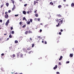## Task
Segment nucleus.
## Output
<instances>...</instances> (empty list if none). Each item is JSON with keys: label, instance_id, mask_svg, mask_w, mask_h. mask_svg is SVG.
<instances>
[{"label": "nucleus", "instance_id": "1", "mask_svg": "<svg viewBox=\"0 0 74 74\" xmlns=\"http://www.w3.org/2000/svg\"><path fill=\"white\" fill-rule=\"evenodd\" d=\"M44 28H45V29H48V28H49L48 27V24L45 25L44 26Z\"/></svg>", "mask_w": 74, "mask_h": 74}, {"label": "nucleus", "instance_id": "2", "mask_svg": "<svg viewBox=\"0 0 74 74\" xmlns=\"http://www.w3.org/2000/svg\"><path fill=\"white\" fill-rule=\"evenodd\" d=\"M34 52V51H30L29 52H28V53L29 54H32V53H33Z\"/></svg>", "mask_w": 74, "mask_h": 74}, {"label": "nucleus", "instance_id": "3", "mask_svg": "<svg viewBox=\"0 0 74 74\" xmlns=\"http://www.w3.org/2000/svg\"><path fill=\"white\" fill-rule=\"evenodd\" d=\"M8 15L7 14H6L5 16V18H6V19H8Z\"/></svg>", "mask_w": 74, "mask_h": 74}, {"label": "nucleus", "instance_id": "4", "mask_svg": "<svg viewBox=\"0 0 74 74\" xmlns=\"http://www.w3.org/2000/svg\"><path fill=\"white\" fill-rule=\"evenodd\" d=\"M10 56L11 58H15V54H13L11 56Z\"/></svg>", "mask_w": 74, "mask_h": 74}, {"label": "nucleus", "instance_id": "5", "mask_svg": "<svg viewBox=\"0 0 74 74\" xmlns=\"http://www.w3.org/2000/svg\"><path fill=\"white\" fill-rule=\"evenodd\" d=\"M17 54V58H19V52L18 53H16Z\"/></svg>", "mask_w": 74, "mask_h": 74}, {"label": "nucleus", "instance_id": "6", "mask_svg": "<svg viewBox=\"0 0 74 74\" xmlns=\"http://www.w3.org/2000/svg\"><path fill=\"white\" fill-rule=\"evenodd\" d=\"M58 68V66L57 65H56L53 68L54 70H55V69H57Z\"/></svg>", "mask_w": 74, "mask_h": 74}, {"label": "nucleus", "instance_id": "7", "mask_svg": "<svg viewBox=\"0 0 74 74\" xmlns=\"http://www.w3.org/2000/svg\"><path fill=\"white\" fill-rule=\"evenodd\" d=\"M15 8H16L15 5H14V6H13V8H12V11H14V10L15 9Z\"/></svg>", "mask_w": 74, "mask_h": 74}, {"label": "nucleus", "instance_id": "8", "mask_svg": "<svg viewBox=\"0 0 74 74\" xmlns=\"http://www.w3.org/2000/svg\"><path fill=\"white\" fill-rule=\"evenodd\" d=\"M34 5H35L36 4V3H38V2L37 1H34Z\"/></svg>", "mask_w": 74, "mask_h": 74}, {"label": "nucleus", "instance_id": "9", "mask_svg": "<svg viewBox=\"0 0 74 74\" xmlns=\"http://www.w3.org/2000/svg\"><path fill=\"white\" fill-rule=\"evenodd\" d=\"M63 18L62 19V20L61 21H59V23H60V24H62L63 22Z\"/></svg>", "mask_w": 74, "mask_h": 74}, {"label": "nucleus", "instance_id": "10", "mask_svg": "<svg viewBox=\"0 0 74 74\" xmlns=\"http://www.w3.org/2000/svg\"><path fill=\"white\" fill-rule=\"evenodd\" d=\"M71 7H74V3H71Z\"/></svg>", "mask_w": 74, "mask_h": 74}, {"label": "nucleus", "instance_id": "11", "mask_svg": "<svg viewBox=\"0 0 74 74\" xmlns=\"http://www.w3.org/2000/svg\"><path fill=\"white\" fill-rule=\"evenodd\" d=\"M70 57H71V58L73 57V54H70Z\"/></svg>", "mask_w": 74, "mask_h": 74}, {"label": "nucleus", "instance_id": "12", "mask_svg": "<svg viewBox=\"0 0 74 74\" xmlns=\"http://www.w3.org/2000/svg\"><path fill=\"white\" fill-rule=\"evenodd\" d=\"M62 58H63V56H61L60 57V58L59 59V60H62Z\"/></svg>", "mask_w": 74, "mask_h": 74}, {"label": "nucleus", "instance_id": "13", "mask_svg": "<svg viewBox=\"0 0 74 74\" xmlns=\"http://www.w3.org/2000/svg\"><path fill=\"white\" fill-rule=\"evenodd\" d=\"M57 16H58V17H61V16H62V15L60 14H57Z\"/></svg>", "mask_w": 74, "mask_h": 74}, {"label": "nucleus", "instance_id": "14", "mask_svg": "<svg viewBox=\"0 0 74 74\" xmlns=\"http://www.w3.org/2000/svg\"><path fill=\"white\" fill-rule=\"evenodd\" d=\"M11 1L12 3H13V5H14V0H11Z\"/></svg>", "mask_w": 74, "mask_h": 74}, {"label": "nucleus", "instance_id": "15", "mask_svg": "<svg viewBox=\"0 0 74 74\" xmlns=\"http://www.w3.org/2000/svg\"><path fill=\"white\" fill-rule=\"evenodd\" d=\"M62 6L61 5H60L58 6V7L59 8H61Z\"/></svg>", "mask_w": 74, "mask_h": 74}, {"label": "nucleus", "instance_id": "16", "mask_svg": "<svg viewBox=\"0 0 74 74\" xmlns=\"http://www.w3.org/2000/svg\"><path fill=\"white\" fill-rule=\"evenodd\" d=\"M23 14H24V15H26V12L25 11H23Z\"/></svg>", "mask_w": 74, "mask_h": 74}, {"label": "nucleus", "instance_id": "17", "mask_svg": "<svg viewBox=\"0 0 74 74\" xmlns=\"http://www.w3.org/2000/svg\"><path fill=\"white\" fill-rule=\"evenodd\" d=\"M56 22H57V23L59 22V20H58V19L56 18Z\"/></svg>", "mask_w": 74, "mask_h": 74}, {"label": "nucleus", "instance_id": "18", "mask_svg": "<svg viewBox=\"0 0 74 74\" xmlns=\"http://www.w3.org/2000/svg\"><path fill=\"white\" fill-rule=\"evenodd\" d=\"M50 5H53V3L52 2H51L50 3Z\"/></svg>", "mask_w": 74, "mask_h": 74}, {"label": "nucleus", "instance_id": "19", "mask_svg": "<svg viewBox=\"0 0 74 74\" xmlns=\"http://www.w3.org/2000/svg\"><path fill=\"white\" fill-rule=\"evenodd\" d=\"M69 6V4H66V5H65L64 6V8H65V7H68Z\"/></svg>", "mask_w": 74, "mask_h": 74}, {"label": "nucleus", "instance_id": "20", "mask_svg": "<svg viewBox=\"0 0 74 74\" xmlns=\"http://www.w3.org/2000/svg\"><path fill=\"white\" fill-rule=\"evenodd\" d=\"M26 24H25V25H24L22 26V27H23V28H24V27H26Z\"/></svg>", "mask_w": 74, "mask_h": 74}, {"label": "nucleus", "instance_id": "21", "mask_svg": "<svg viewBox=\"0 0 74 74\" xmlns=\"http://www.w3.org/2000/svg\"><path fill=\"white\" fill-rule=\"evenodd\" d=\"M6 6H7V7H8V5H9V3H7L6 4Z\"/></svg>", "mask_w": 74, "mask_h": 74}, {"label": "nucleus", "instance_id": "22", "mask_svg": "<svg viewBox=\"0 0 74 74\" xmlns=\"http://www.w3.org/2000/svg\"><path fill=\"white\" fill-rule=\"evenodd\" d=\"M29 33H33V32H32L30 30H29Z\"/></svg>", "mask_w": 74, "mask_h": 74}, {"label": "nucleus", "instance_id": "23", "mask_svg": "<svg viewBox=\"0 0 74 74\" xmlns=\"http://www.w3.org/2000/svg\"><path fill=\"white\" fill-rule=\"evenodd\" d=\"M35 16H36V17H38V14H36Z\"/></svg>", "mask_w": 74, "mask_h": 74}, {"label": "nucleus", "instance_id": "24", "mask_svg": "<svg viewBox=\"0 0 74 74\" xmlns=\"http://www.w3.org/2000/svg\"><path fill=\"white\" fill-rule=\"evenodd\" d=\"M8 23H7V22H6L5 24L6 26H8Z\"/></svg>", "mask_w": 74, "mask_h": 74}, {"label": "nucleus", "instance_id": "25", "mask_svg": "<svg viewBox=\"0 0 74 74\" xmlns=\"http://www.w3.org/2000/svg\"><path fill=\"white\" fill-rule=\"evenodd\" d=\"M27 33H28V31H26L25 32V34H27Z\"/></svg>", "mask_w": 74, "mask_h": 74}, {"label": "nucleus", "instance_id": "26", "mask_svg": "<svg viewBox=\"0 0 74 74\" xmlns=\"http://www.w3.org/2000/svg\"><path fill=\"white\" fill-rule=\"evenodd\" d=\"M21 55V58H23V54H20Z\"/></svg>", "mask_w": 74, "mask_h": 74}, {"label": "nucleus", "instance_id": "27", "mask_svg": "<svg viewBox=\"0 0 74 74\" xmlns=\"http://www.w3.org/2000/svg\"><path fill=\"white\" fill-rule=\"evenodd\" d=\"M6 22H7V23H10V20L8 19Z\"/></svg>", "mask_w": 74, "mask_h": 74}, {"label": "nucleus", "instance_id": "28", "mask_svg": "<svg viewBox=\"0 0 74 74\" xmlns=\"http://www.w3.org/2000/svg\"><path fill=\"white\" fill-rule=\"evenodd\" d=\"M14 31H12V34H14Z\"/></svg>", "mask_w": 74, "mask_h": 74}, {"label": "nucleus", "instance_id": "29", "mask_svg": "<svg viewBox=\"0 0 74 74\" xmlns=\"http://www.w3.org/2000/svg\"><path fill=\"white\" fill-rule=\"evenodd\" d=\"M9 37L10 38H12V36H11V34L9 35Z\"/></svg>", "mask_w": 74, "mask_h": 74}, {"label": "nucleus", "instance_id": "30", "mask_svg": "<svg viewBox=\"0 0 74 74\" xmlns=\"http://www.w3.org/2000/svg\"><path fill=\"white\" fill-rule=\"evenodd\" d=\"M15 43H18V40H15Z\"/></svg>", "mask_w": 74, "mask_h": 74}, {"label": "nucleus", "instance_id": "31", "mask_svg": "<svg viewBox=\"0 0 74 74\" xmlns=\"http://www.w3.org/2000/svg\"><path fill=\"white\" fill-rule=\"evenodd\" d=\"M27 41H29V42H30V39H27Z\"/></svg>", "mask_w": 74, "mask_h": 74}, {"label": "nucleus", "instance_id": "32", "mask_svg": "<svg viewBox=\"0 0 74 74\" xmlns=\"http://www.w3.org/2000/svg\"><path fill=\"white\" fill-rule=\"evenodd\" d=\"M34 44H32V48H33V47H34Z\"/></svg>", "mask_w": 74, "mask_h": 74}, {"label": "nucleus", "instance_id": "33", "mask_svg": "<svg viewBox=\"0 0 74 74\" xmlns=\"http://www.w3.org/2000/svg\"><path fill=\"white\" fill-rule=\"evenodd\" d=\"M59 25H60V23H58V25H56L57 27H58V26H59Z\"/></svg>", "mask_w": 74, "mask_h": 74}, {"label": "nucleus", "instance_id": "34", "mask_svg": "<svg viewBox=\"0 0 74 74\" xmlns=\"http://www.w3.org/2000/svg\"><path fill=\"white\" fill-rule=\"evenodd\" d=\"M26 20V18H25V17H23V20Z\"/></svg>", "mask_w": 74, "mask_h": 74}, {"label": "nucleus", "instance_id": "35", "mask_svg": "<svg viewBox=\"0 0 74 74\" xmlns=\"http://www.w3.org/2000/svg\"><path fill=\"white\" fill-rule=\"evenodd\" d=\"M30 21H29L27 23V24H28V25H29V24H30Z\"/></svg>", "mask_w": 74, "mask_h": 74}, {"label": "nucleus", "instance_id": "36", "mask_svg": "<svg viewBox=\"0 0 74 74\" xmlns=\"http://www.w3.org/2000/svg\"><path fill=\"white\" fill-rule=\"evenodd\" d=\"M30 22H32V21H33V20H32V19H30Z\"/></svg>", "mask_w": 74, "mask_h": 74}, {"label": "nucleus", "instance_id": "37", "mask_svg": "<svg viewBox=\"0 0 74 74\" xmlns=\"http://www.w3.org/2000/svg\"><path fill=\"white\" fill-rule=\"evenodd\" d=\"M29 40H31V41H32L33 40V39L32 38H29Z\"/></svg>", "mask_w": 74, "mask_h": 74}, {"label": "nucleus", "instance_id": "38", "mask_svg": "<svg viewBox=\"0 0 74 74\" xmlns=\"http://www.w3.org/2000/svg\"><path fill=\"white\" fill-rule=\"evenodd\" d=\"M27 4H25L24 5V7H26L27 6Z\"/></svg>", "mask_w": 74, "mask_h": 74}, {"label": "nucleus", "instance_id": "39", "mask_svg": "<svg viewBox=\"0 0 74 74\" xmlns=\"http://www.w3.org/2000/svg\"><path fill=\"white\" fill-rule=\"evenodd\" d=\"M19 24L20 25H21L22 24V22H20V23H19Z\"/></svg>", "mask_w": 74, "mask_h": 74}, {"label": "nucleus", "instance_id": "40", "mask_svg": "<svg viewBox=\"0 0 74 74\" xmlns=\"http://www.w3.org/2000/svg\"><path fill=\"white\" fill-rule=\"evenodd\" d=\"M59 34L60 35H61V34H62V32H59Z\"/></svg>", "mask_w": 74, "mask_h": 74}, {"label": "nucleus", "instance_id": "41", "mask_svg": "<svg viewBox=\"0 0 74 74\" xmlns=\"http://www.w3.org/2000/svg\"><path fill=\"white\" fill-rule=\"evenodd\" d=\"M38 21H40V18H38Z\"/></svg>", "mask_w": 74, "mask_h": 74}, {"label": "nucleus", "instance_id": "42", "mask_svg": "<svg viewBox=\"0 0 74 74\" xmlns=\"http://www.w3.org/2000/svg\"><path fill=\"white\" fill-rule=\"evenodd\" d=\"M1 56H4V54L3 53H2L1 54Z\"/></svg>", "mask_w": 74, "mask_h": 74}, {"label": "nucleus", "instance_id": "43", "mask_svg": "<svg viewBox=\"0 0 74 74\" xmlns=\"http://www.w3.org/2000/svg\"><path fill=\"white\" fill-rule=\"evenodd\" d=\"M11 30H12L13 29V27H11L10 28Z\"/></svg>", "mask_w": 74, "mask_h": 74}, {"label": "nucleus", "instance_id": "44", "mask_svg": "<svg viewBox=\"0 0 74 74\" xmlns=\"http://www.w3.org/2000/svg\"><path fill=\"white\" fill-rule=\"evenodd\" d=\"M66 63H70L69 61H67L66 62Z\"/></svg>", "mask_w": 74, "mask_h": 74}, {"label": "nucleus", "instance_id": "45", "mask_svg": "<svg viewBox=\"0 0 74 74\" xmlns=\"http://www.w3.org/2000/svg\"><path fill=\"white\" fill-rule=\"evenodd\" d=\"M40 33H41V32H42V30L41 29H40Z\"/></svg>", "mask_w": 74, "mask_h": 74}, {"label": "nucleus", "instance_id": "46", "mask_svg": "<svg viewBox=\"0 0 74 74\" xmlns=\"http://www.w3.org/2000/svg\"><path fill=\"white\" fill-rule=\"evenodd\" d=\"M18 16V14H16L15 15V16Z\"/></svg>", "mask_w": 74, "mask_h": 74}, {"label": "nucleus", "instance_id": "47", "mask_svg": "<svg viewBox=\"0 0 74 74\" xmlns=\"http://www.w3.org/2000/svg\"><path fill=\"white\" fill-rule=\"evenodd\" d=\"M2 22H3V21H2L1 20H0V22L1 23Z\"/></svg>", "mask_w": 74, "mask_h": 74}, {"label": "nucleus", "instance_id": "48", "mask_svg": "<svg viewBox=\"0 0 74 74\" xmlns=\"http://www.w3.org/2000/svg\"><path fill=\"white\" fill-rule=\"evenodd\" d=\"M45 44H47V42H46V41H45Z\"/></svg>", "mask_w": 74, "mask_h": 74}, {"label": "nucleus", "instance_id": "49", "mask_svg": "<svg viewBox=\"0 0 74 74\" xmlns=\"http://www.w3.org/2000/svg\"><path fill=\"white\" fill-rule=\"evenodd\" d=\"M56 73H57V74H60V73H59V72H57Z\"/></svg>", "mask_w": 74, "mask_h": 74}, {"label": "nucleus", "instance_id": "50", "mask_svg": "<svg viewBox=\"0 0 74 74\" xmlns=\"http://www.w3.org/2000/svg\"><path fill=\"white\" fill-rule=\"evenodd\" d=\"M3 5H3V4H2V5H1V8H2V7H3Z\"/></svg>", "mask_w": 74, "mask_h": 74}, {"label": "nucleus", "instance_id": "51", "mask_svg": "<svg viewBox=\"0 0 74 74\" xmlns=\"http://www.w3.org/2000/svg\"><path fill=\"white\" fill-rule=\"evenodd\" d=\"M37 10H36L35 11H34V13H36V12H37Z\"/></svg>", "mask_w": 74, "mask_h": 74}, {"label": "nucleus", "instance_id": "52", "mask_svg": "<svg viewBox=\"0 0 74 74\" xmlns=\"http://www.w3.org/2000/svg\"><path fill=\"white\" fill-rule=\"evenodd\" d=\"M59 65H61V63H60V62H59Z\"/></svg>", "mask_w": 74, "mask_h": 74}, {"label": "nucleus", "instance_id": "53", "mask_svg": "<svg viewBox=\"0 0 74 74\" xmlns=\"http://www.w3.org/2000/svg\"><path fill=\"white\" fill-rule=\"evenodd\" d=\"M8 13L7 12H5V14H6H6H7Z\"/></svg>", "mask_w": 74, "mask_h": 74}, {"label": "nucleus", "instance_id": "54", "mask_svg": "<svg viewBox=\"0 0 74 74\" xmlns=\"http://www.w3.org/2000/svg\"><path fill=\"white\" fill-rule=\"evenodd\" d=\"M27 50H28V51H29V50H30V49H27Z\"/></svg>", "mask_w": 74, "mask_h": 74}, {"label": "nucleus", "instance_id": "55", "mask_svg": "<svg viewBox=\"0 0 74 74\" xmlns=\"http://www.w3.org/2000/svg\"><path fill=\"white\" fill-rule=\"evenodd\" d=\"M10 12H11V10H8V12H9V13H10Z\"/></svg>", "mask_w": 74, "mask_h": 74}, {"label": "nucleus", "instance_id": "56", "mask_svg": "<svg viewBox=\"0 0 74 74\" xmlns=\"http://www.w3.org/2000/svg\"><path fill=\"white\" fill-rule=\"evenodd\" d=\"M29 12L31 13L32 12V11H31V10H30V11H29Z\"/></svg>", "mask_w": 74, "mask_h": 74}, {"label": "nucleus", "instance_id": "57", "mask_svg": "<svg viewBox=\"0 0 74 74\" xmlns=\"http://www.w3.org/2000/svg\"><path fill=\"white\" fill-rule=\"evenodd\" d=\"M42 43H44V41H43V40L42 41Z\"/></svg>", "mask_w": 74, "mask_h": 74}, {"label": "nucleus", "instance_id": "58", "mask_svg": "<svg viewBox=\"0 0 74 74\" xmlns=\"http://www.w3.org/2000/svg\"><path fill=\"white\" fill-rule=\"evenodd\" d=\"M64 2H66V0H64Z\"/></svg>", "mask_w": 74, "mask_h": 74}, {"label": "nucleus", "instance_id": "59", "mask_svg": "<svg viewBox=\"0 0 74 74\" xmlns=\"http://www.w3.org/2000/svg\"><path fill=\"white\" fill-rule=\"evenodd\" d=\"M61 32H63V29H61Z\"/></svg>", "mask_w": 74, "mask_h": 74}, {"label": "nucleus", "instance_id": "60", "mask_svg": "<svg viewBox=\"0 0 74 74\" xmlns=\"http://www.w3.org/2000/svg\"><path fill=\"white\" fill-rule=\"evenodd\" d=\"M9 39H10V38H7V40H9Z\"/></svg>", "mask_w": 74, "mask_h": 74}, {"label": "nucleus", "instance_id": "61", "mask_svg": "<svg viewBox=\"0 0 74 74\" xmlns=\"http://www.w3.org/2000/svg\"><path fill=\"white\" fill-rule=\"evenodd\" d=\"M29 11H28L27 12V14H29Z\"/></svg>", "mask_w": 74, "mask_h": 74}, {"label": "nucleus", "instance_id": "62", "mask_svg": "<svg viewBox=\"0 0 74 74\" xmlns=\"http://www.w3.org/2000/svg\"><path fill=\"white\" fill-rule=\"evenodd\" d=\"M40 25H43V24H42V23H40Z\"/></svg>", "mask_w": 74, "mask_h": 74}, {"label": "nucleus", "instance_id": "63", "mask_svg": "<svg viewBox=\"0 0 74 74\" xmlns=\"http://www.w3.org/2000/svg\"><path fill=\"white\" fill-rule=\"evenodd\" d=\"M14 74H18V73H17V72H16Z\"/></svg>", "mask_w": 74, "mask_h": 74}, {"label": "nucleus", "instance_id": "64", "mask_svg": "<svg viewBox=\"0 0 74 74\" xmlns=\"http://www.w3.org/2000/svg\"><path fill=\"white\" fill-rule=\"evenodd\" d=\"M20 74H23V73H19Z\"/></svg>", "mask_w": 74, "mask_h": 74}]
</instances>
